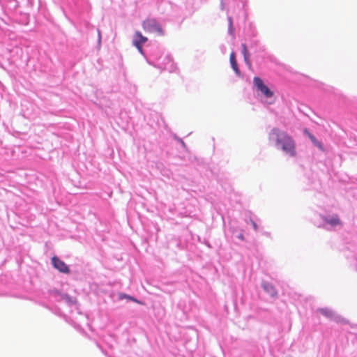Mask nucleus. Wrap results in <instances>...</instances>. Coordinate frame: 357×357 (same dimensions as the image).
Returning a JSON list of instances; mask_svg holds the SVG:
<instances>
[{
	"label": "nucleus",
	"instance_id": "obj_1",
	"mask_svg": "<svg viewBox=\"0 0 357 357\" xmlns=\"http://www.w3.org/2000/svg\"><path fill=\"white\" fill-rule=\"evenodd\" d=\"M269 139L275 141L276 145L289 156L296 155L295 141L286 132L279 128H273L269 133Z\"/></svg>",
	"mask_w": 357,
	"mask_h": 357
},
{
	"label": "nucleus",
	"instance_id": "obj_2",
	"mask_svg": "<svg viewBox=\"0 0 357 357\" xmlns=\"http://www.w3.org/2000/svg\"><path fill=\"white\" fill-rule=\"evenodd\" d=\"M147 38L142 36V33L140 31H137L132 38V45L136 47V48L138 50L139 52L142 54L144 58L146 59L147 63L154 67H155V64L153 61H151L148 57L144 54V52L142 48V45L147 41Z\"/></svg>",
	"mask_w": 357,
	"mask_h": 357
},
{
	"label": "nucleus",
	"instance_id": "obj_3",
	"mask_svg": "<svg viewBox=\"0 0 357 357\" xmlns=\"http://www.w3.org/2000/svg\"><path fill=\"white\" fill-rule=\"evenodd\" d=\"M255 86L260 91L266 98H270L273 96V92L271 91L267 86L264 84L263 80L259 77H255L253 79Z\"/></svg>",
	"mask_w": 357,
	"mask_h": 357
},
{
	"label": "nucleus",
	"instance_id": "obj_4",
	"mask_svg": "<svg viewBox=\"0 0 357 357\" xmlns=\"http://www.w3.org/2000/svg\"><path fill=\"white\" fill-rule=\"evenodd\" d=\"M52 264L54 268L57 269L59 272L63 273H70V268L68 265L56 256H54L52 258Z\"/></svg>",
	"mask_w": 357,
	"mask_h": 357
},
{
	"label": "nucleus",
	"instance_id": "obj_5",
	"mask_svg": "<svg viewBox=\"0 0 357 357\" xmlns=\"http://www.w3.org/2000/svg\"><path fill=\"white\" fill-rule=\"evenodd\" d=\"M143 28L146 31L155 32L156 31V20L148 19L143 22Z\"/></svg>",
	"mask_w": 357,
	"mask_h": 357
},
{
	"label": "nucleus",
	"instance_id": "obj_6",
	"mask_svg": "<svg viewBox=\"0 0 357 357\" xmlns=\"http://www.w3.org/2000/svg\"><path fill=\"white\" fill-rule=\"evenodd\" d=\"M50 296L55 301H62L64 298L65 294L60 292L57 289H52L50 291Z\"/></svg>",
	"mask_w": 357,
	"mask_h": 357
},
{
	"label": "nucleus",
	"instance_id": "obj_7",
	"mask_svg": "<svg viewBox=\"0 0 357 357\" xmlns=\"http://www.w3.org/2000/svg\"><path fill=\"white\" fill-rule=\"evenodd\" d=\"M229 61L231 66L232 69L236 73L237 75H241L240 70L238 67L237 61L236 59V56L234 52H231L229 56Z\"/></svg>",
	"mask_w": 357,
	"mask_h": 357
},
{
	"label": "nucleus",
	"instance_id": "obj_8",
	"mask_svg": "<svg viewBox=\"0 0 357 357\" xmlns=\"http://www.w3.org/2000/svg\"><path fill=\"white\" fill-rule=\"evenodd\" d=\"M241 47H242V53L243 55L244 61H245V63L248 65V66L249 68H251L252 64H251V62L250 60V54L248 52L247 46L245 43H243L241 45Z\"/></svg>",
	"mask_w": 357,
	"mask_h": 357
},
{
	"label": "nucleus",
	"instance_id": "obj_9",
	"mask_svg": "<svg viewBox=\"0 0 357 357\" xmlns=\"http://www.w3.org/2000/svg\"><path fill=\"white\" fill-rule=\"evenodd\" d=\"M263 287H264V290L267 293H268L271 296H273V297L277 296V295H278L277 290L275 289L274 286H273L272 284H271L269 283H264L263 284Z\"/></svg>",
	"mask_w": 357,
	"mask_h": 357
},
{
	"label": "nucleus",
	"instance_id": "obj_10",
	"mask_svg": "<svg viewBox=\"0 0 357 357\" xmlns=\"http://www.w3.org/2000/svg\"><path fill=\"white\" fill-rule=\"evenodd\" d=\"M319 312L323 314L324 316L332 318L333 317V312L332 310L328 309V308H321L319 310Z\"/></svg>",
	"mask_w": 357,
	"mask_h": 357
},
{
	"label": "nucleus",
	"instance_id": "obj_11",
	"mask_svg": "<svg viewBox=\"0 0 357 357\" xmlns=\"http://www.w3.org/2000/svg\"><path fill=\"white\" fill-rule=\"evenodd\" d=\"M327 222L333 226L341 225V221L340 220L339 218L335 215L332 217L331 219L327 220Z\"/></svg>",
	"mask_w": 357,
	"mask_h": 357
},
{
	"label": "nucleus",
	"instance_id": "obj_12",
	"mask_svg": "<svg viewBox=\"0 0 357 357\" xmlns=\"http://www.w3.org/2000/svg\"><path fill=\"white\" fill-rule=\"evenodd\" d=\"M63 301H65L69 305H72L74 303H75V298L69 296L67 294H65L64 298L63 299Z\"/></svg>",
	"mask_w": 357,
	"mask_h": 357
},
{
	"label": "nucleus",
	"instance_id": "obj_13",
	"mask_svg": "<svg viewBox=\"0 0 357 357\" xmlns=\"http://www.w3.org/2000/svg\"><path fill=\"white\" fill-rule=\"evenodd\" d=\"M119 298H121V299H122V298H127V299L130 300L132 301L138 303V301L135 298H134V297H132L131 296L127 295L126 294H121L119 295Z\"/></svg>",
	"mask_w": 357,
	"mask_h": 357
},
{
	"label": "nucleus",
	"instance_id": "obj_14",
	"mask_svg": "<svg viewBox=\"0 0 357 357\" xmlns=\"http://www.w3.org/2000/svg\"><path fill=\"white\" fill-rule=\"evenodd\" d=\"M310 139L312 140V142L314 143V145L318 146L320 149H322V145L320 142H319L317 139L312 135H309Z\"/></svg>",
	"mask_w": 357,
	"mask_h": 357
},
{
	"label": "nucleus",
	"instance_id": "obj_15",
	"mask_svg": "<svg viewBox=\"0 0 357 357\" xmlns=\"http://www.w3.org/2000/svg\"><path fill=\"white\" fill-rule=\"evenodd\" d=\"M252 225L253 226L254 229L255 231H257V224L254 221H252Z\"/></svg>",
	"mask_w": 357,
	"mask_h": 357
},
{
	"label": "nucleus",
	"instance_id": "obj_16",
	"mask_svg": "<svg viewBox=\"0 0 357 357\" xmlns=\"http://www.w3.org/2000/svg\"><path fill=\"white\" fill-rule=\"evenodd\" d=\"M100 40H101L100 32V31H98V42L100 43Z\"/></svg>",
	"mask_w": 357,
	"mask_h": 357
},
{
	"label": "nucleus",
	"instance_id": "obj_17",
	"mask_svg": "<svg viewBox=\"0 0 357 357\" xmlns=\"http://www.w3.org/2000/svg\"><path fill=\"white\" fill-rule=\"evenodd\" d=\"M157 31H158V33L159 32H162L161 29H160V28H158V27Z\"/></svg>",
	"mask_w": 357,
	"mask_h": 357
}]
</instances>
